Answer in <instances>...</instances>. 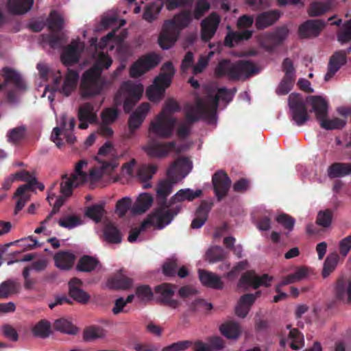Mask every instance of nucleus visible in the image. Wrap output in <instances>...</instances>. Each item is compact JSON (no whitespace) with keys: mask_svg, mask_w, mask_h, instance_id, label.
Segmentation results:
<instances>
[{"mask_svg":"<svg viewBox=\"0 0 351 351\" xmlns=\"http://www.w3.org/2000/svg\"><path fill=\"white\" fill-rule=\"evenodd\" d=\"M3 77H4V83H0V91L8 84L12 83L18 90H25L26 88L25 84L19 73L10 67H3L2 69Z\"/></svg>","mask_w":351,"mask_h":351,"instance_id":"nucleus-20","label":"nucleus"},{"mask_svg":"<svg viewBox=\"0 0 351 351\" xmlns=\"http://www.w3.org/2000/svg\"><path fill=\"white\" fill-rule=\"evenodd\" d=\"M62 181L60 184V193L65 197H68L73 193V189L77 187L80 184H84L78 179H75L71 175L69 177L67 174H64L62 177Z\"/></svg>","mask_w":351,"mask_h":351,"instance_id":"nucleus-38","label":"nucleus"},{"mask_svg":"<svg viewBox=\"0 0 351 351\" xmlns=\"http://www.w3.org/2000/svg\"><path fill=\"white\" fill-rule=\"evenodd\" d=\"M272 280L273 277L267 274L258 276L255 275L254 271H248L242 274L238 285L239 287L245 289H247L249 287L256 289L261 286L269 287Z\"/></svg>","mask_w":351,"mask_h":351,"instance_id":"nucleus-11","label":"nucleus"},{"mask_svg":"<svg viewBox=\"0 0 351 351\" xmlns=\"http://www.w3.org/2000/svg\"><path fill=\"white\" fill-rule=\"evenodd\" d=\"M112 63L111 57L104 52L99 53L93 66L82 76L80 90L82 97L88 98L101 93L106 80L102 77L104 70L108 69Z\"/></svg>","mask_w":351,"mask_h":351,"instance_id":"nucleus-3","label":"nucleus"},{"mask_svg":"<svg viewBox=\"0 0 351 351\" xmlns=\"http://www.w3.org/2000/svg\"><path fill=\"white\" fill-rule=\"evenodd\" d=\"M25 128L19 126L14 128L8 133V141L12 143L20 142L25 137Z\"/></svg>","mask_w":351,"mask_h":351,"instance_id":"nucleus-60","label":"nucleus"},{"mask_svg":"<svg viewBox=\"0 0 351 351\" xmlns=\"http://www.w3.org/2000/svg\"><path fill=\"white\" fill-rule=\"evenodd\" d=\"M167 176V179L160 181L156 188L158 206L147 215V220L144 222L143 226L155 221L157 222L159 228H164L171 222L180 210V206L171 208L169 201L167 202V197L172 192L173 185L179 181V179L178 176Z\"/></svg>","mask_w":351,"mask_h":351,"instance_id":"nucleus-1","label":"nucleus"},{"mask_svg":"<svg viewBox=\"0 0 351 351\" xmlns=\"http://www.w3.org/2000/svg\"><path fill=\"white\" fill-rule=\"evenodd\" d=\"M214 112H210L204 101L200 98L197 99L195 106H190L185 112L184 121L181 123L177 130V136L182 139L188 137L191 134V130L193 124L199 121L201 119H208L214 117Z\"/></svg>","mask_w":351,"mask_h":351,"instance_id":"nucleus-6","label":"nucleus"},{"mask_svg":"<svg viewBox=\"0 0 351 351\" xmlns=\"http://www.w3.org/2000/svg\"><path fill=\"white\" fill-rule=\"evenodd\" d=\"M337 40L341 44L351 41V19L346 21L337 32Z\"/></svg>","mask_w":351,"mask_h":351,"instance_id":"nucleus-51","label":"nucleus"},{"mask_svg":"<svg viewBox=\"0 0 351 351\" xmlns=\"http://www.w3.org/2000/svg\"><path fill=\"white\" fill-rule=\"evenodd\" d=\"M174 22L176 28L178 29L179 32L184 28L186 27L192 21V14L190 10H183L176 14L172 19Z\"/></svg>","mask_w":351,"mask_h":351,"instance_id":"nucleus-46","label":"nucleus"},{"mask_svg":"<svg viewBox=\"0 0 351 351\" xmlns=\"http://www.w3.org/2000/svg\"><path fill=\"white\" fill-rule=\"evenodd\" d=\"M50 324L46 320H40L32 329L33 334L39 337L46 338L50 333Z\"/></svg>","mask_w":351,"mask_h":351,"instance_id":"nucleus-58","label":"nucleus"},{"mask_svg":"<svg viewBox=\"0 0 351 351\" xmlns=\"http://www.w3.org/2000/svg\"><path fill=\"white\" fill-rule=\"evenodd\" d=\"M53 327L56 330L69 335H76L78 332V328L64 318L57 319Z\"/></svg>","mask_w":351,"mask_h":351,"instance_id":"nucleus-48","label":"nucleus"},{"mask_svg":"<svg viewBox=\"0 0 351 351\" xmlns=\"http://www.w3.org/2000/svg\"><path fill=\"white\" fill-rule=\"evenodd\" d=\"M135 293L138 299L144 303L152 300L154 296L151 287L147 285H143L137 287Z\"/></svg>","mask_w":351,"mask_h":351,"instance_id":"nucleus-53","label":"nucleus"},{"mask_svg":"<svg viewBox=\"0 0 351 351\" xmlns=\"http://www.w3.org/2000/svg\"><path fill=\"white\" fill-rule=\"evenodd\" d=\"M132 201L129 197H123L116 204V213L119 217H123L130 208Z\"/></svg>","mask_w":351,"mask_h":351,"instance_id":"nucleus-63","label":"nucleus"},{"mask_svg":"<svg viewBox=\"0 0 351 351\" xmlns=\"http://www.w3.org/2000/svg\"><path fill=\"white\" fill-rule=\"evenodd\" d=\"M105 239L112 243H119L121 235L119 229L112 223H107L104 228Z\"/></svg>","mask_w":351,"mask_h":351,"instance_id":"nucleus-47","label":"nucleus"},{"mask_svg":"<svg viewBox=\"0 0 351 351\" xmlns=\"http://www.w3.org/2000/svg\"><path fill=\"white\" fill-rule=\"evenodd\" d=\"M160 60V56L154 52L141 56L131 66L130 69V76L134 78L141 76L147 71L156 67Z\"/></svg>","mask_w":351,"mask_h":351,"instance_id":"nucleus-8","label":"nucleus"},{"mask_svg":"<svg viewBox=\"0 0 351 351\" xmlns=\"http://www.w3.org/2000/svg\"><path fill=\"white\" fill-rule=\"evenodd\" d=\"M320 125L326 130H339L343 128L346 125V121L340 118H335L333 119H327L323 118L320 121Z\"/></svg>","mask_w":351,"mask_h":351,"instance_id":"nucleus-56","label":"nucleus"},{"mask_svg":"<svg viewBox=\"0 0 351 351\" xmlns=\"http://www.w3.org/2000/svg\"><path fill=\"white\" fill-rule=\"evenodd\" d=\"M46 41L52 49L61 47L62 45L66 42L64 33L52 32L51 34L46 36Z\"/></svg>","mask_w":351,"mask_h":351,"instance_id":"nucleus-54","label":"nucleus"},{"mask_svg":"<svg viewBox=\"0 0 351 351\" xmlns=\"http://www.w3.org/2000/svg\"><path fill=\"white\" fill-rule=\"evenodd\" d=\"M280 14L276 10L263 12L257 15L255 27L257 29H264L274 24L279 19Z\"/></svg>","mask_w":351,"mask_h":351,"instance_id":"nucleus-26","label":"nucleus"},{"mask_svg":"<svg viewBox=\"0 0 351 351\" xmlns=\"http://www.w3.org/2000/svg\"><path fill=\"white\" fill-rule=\"evenodd\" d=\"M176 145L175 141L153 143L143 147V149L149 157L162 158L167 156L173 150H176L178 154L180 153V150L176 149Z\"/></svg>","mask_w":351,"mask_h":351,"instance_id":"nucleus-16","label":"nucleus"},{"mask_svg":"<svg viewBox=\"0 0 351 351\" xmlns=\"http://www.w3.org/2000/svg\"><path fill=\"white\" fill-rule=\"evenodd\" d=\"M295 81V77L284 76L276 90V94L278 95H285L288 94L292 89Z\"/></svg>","mask_w":351,"mask_h":351,"instance_id":"nucleus-55","label":"nucleus"},{"mask_svg":"<svg viewBox=\"0 0 351 351\" xmlns=\"http://www.w3.org/2000/svg\"><path fill=\"white\" fill-rule=\"evenodd\" d=\"M104 335V330L101 327L95 326H89L84 331V339L86 341H91L98 338H101Z\"/></svg>","mask_w":351,"mask_h":351,"instance_id":"nucleus-59","label":"nucleus"},{"mask_svg":"<svg viewBox=\"0 0 351 351\" xmlns=\"http://www.w3.org/2000/svg\"><path fill=\"white\" fill-rule=\"evenodd\" d=\"M306 102L311 104L316 119L319 121L327 117L328 104L322 96H308L304 100L301 94L292 93L289 96L288 104L292 119L297 125H303L309 119Z\"/></svg>","mask_w":351,"mask_h":351,"instance_id":"nucleus-2","label":"nucleus"},{"mask_svg":"<svg viewBox=\"0 0 351 351\" xmlns=\"http://www.w3.org/2000/svg\"><path fill=\"white\" fill-rule=\"evenodd\" d=\"M16 179L25 182L26 184L21 185L16 191L15 195H21L27 191H34L36 189L43 191L45 186L43 183L39 182L36 178L29 171L21 170L14 174Z\"/></svg>","mask_w":351,"mask_h":351,"instance_id":"nucleus-13","label":"nucleus"},{"mask_svg":"<svg viewBox=\"0 0 351 351\" xmlns=\"http://www.w3.org/2000/svg\"><path fill=\"white\" fill-rule=\"evenodd\" d=\"M213 206V203L203 200L196 211V217L191 222V227L193 229L201 228L206 221L208 215Z\"/></svg>","mask_w":351,"mask_h":351,"instance_id":"nucleus-27","label":"nucleus"},{"mask_svg":"<svg viewBox=\"0 0 351 351\" xmlns=\"http://www.w3.org/2000/svg\"><path fill=\"white\" fill-rule=\"evenodd\" d=\"M351 173V164L335 162L329 166L328 176L330 178H341Z\"/></svg>","mask_w":351,"mask_h":351,"instance_id":"nucleus-37","label":"nucleus"},{"mask_svg":"<svg viewBox=\"0 0 351 351\" xmlns=\"http://www.w3.org/2000/svg\"><path fill=\"white\" fill-rule=\"evenodd\" d=\"M175 72L176 70L171 61H167L162 64L160 73L154 79V84L146 91V95L151 101H157L163 97L166 88L171 84Z\"/></svg>","mask_w":351,"mask_h":351,"instance_id":"nucleus-7","label":"nucleus"},{"mask_svg":"<svg viewBox=\"0 0 351 351\" xmlns=\"http://www.w3.org/2000/svg\"><path fill=\"white\" fill-rule=\"evenodd\" d=\"M198 274L199 280L204 286L215 289H221L223 288V282L215 274L204 269H199Z\"/></svg>","mask_w":351,"mask_h":351,"instance_id":"nucleus-28","label":"nucleus"},{"mask_svg":"<svg viewBox=\"0 0 351 351\" xmlns=\"http://www.w3.org/2000/svg\"><path fill=\"white\" fill-rule=\"evenodd\" d=\"M258 73V70L253 62L244 60L232 62L229 59H223L215 69L216 77H226L232 81L244 80Z\"/></svg>","mask_w":351,"mask_h":351,"instance_id":"nucleus-4","label":"nucleus"},{"mask_svg":"<svg viewBox=\"0 0 351 351\" xmlns=\"http://www.w3.org/2000/svg\"><path fill=\"white\" fill-rule=\"evenodd\" d=\"M176 285H172L169 283H162L155 287V292L156 294L160 295V302L171 308H177L180 303L178 300L173 299L175 293L174 288Z\"/></svg>","mask_w":351,"mask_h":351,"instance_id":"nucleus-17","label":"nucleus"},{"mask_svg":"<svg viewBox=\"0 0 351 351\" xmlns=\"http://www.w3.org/2000/svg\"><path fill=\"white\" fill-rule=\"evenodd\" d=\"M289 339L291 340L289 346L291 349L298 350L304 346V337L298 329H291L289 333Z\"/></svg>","mask_w":351,"mask_h":351,"instance_id":"nucleus-50","label":"nucleus"},{"mask_svg":"<svg viewBox=\"0 0 351 351\" xmlns=\"http://www.w3.org/2000/svg\"><path fill=\"white\" fill-rule=\"evenodd\" d=\"M328 9L326 3L323 2H313L308 10V13L311 16H317L323 14Z\"/></svg>","mask_w":351,"mask_h":351,"instance_id":"nucleus-62","label":"nucleus"},{"mask_svg":"<svg viewBox=\"0 0 351 351\" xmlns=\"http://www.w3.org/2000/svg\"><path fill=\"white\" fill-rule=\"evenodd\" d=\"M324 25L325 23L320 19L307 20L299 27V36L302 38L317 37Z\"/></svg>","mask_w":351,"mask_h":351,"instance_id":"nucleus-18","label":"nucleus"},{"mask_svg":"<svg viewBox=\"0 0 351 351\" xmlns=\"http://www.w3.org/2000/svg\"><path fill=\"white\" fill-rule=\"evenodd\" d=\"M80 56L79 42L73 40L64 49L61 54V60L64 65L70 66L79 62Z\"/></svg>","mask_w":351,"mask_h":351,"instance_id":"nucleus-21","label":"nucleus"},{"mask_svg":"<svg viewBox=\"0 0 351 351\" xmlns=\"http://www.w3.org/2000/svg\"><path fill=\"white\" fill-rule=\"evenodd\" d=\"M80 121H87L89 123H94L97 121V116L95 112L93 105L89 102L80 106L77 114Z\"/></svg>","mask_w":351,"mask_h":351,"instance_id":"nucleus-39","label":"nucleus"},{"mask_svg":"<svg viewBox=\"0 0 351 351\" xmlns=\"http://www.w3.org/2000/svg\"><path fill=\"white\" fill-rule=\"evenodd\" d=\"M202 191L197 189L193 191L190 189H184L179 190L173 196L169 199V204L171 208L176 202H182L185 200L193 201L194 199L199 197L202 195Z\"/></svg>","mask_w":351,"mask_h":351,"instance_id":"nucleus-31","label":"nucleus"},{"mask_svg":"<svg viewBox=\"0 0 351 351\" xmlns=\"http://www.w3.org/2000/svg\"><path fill=\"white\" fill-rule=\"evenodd\" d=\"M335 293L337 300L344 301L347 296V302L351 303V279L347 282L343 277L339 278L337 280Z\"/></svg>","mask_w":351,"mask_h":351,"instance_id":"nucleus-29","label":"nucleus"},{"mask_svg":"<svg viewBox=\"0 0 351 351\" xmlns=\"http://www.w3.org/2000/svg\"><path fill=\"white\" fill-rule=\"evenodd\" d=\"M219 23V18L214 15L211 16L202 21L201 23V38L202 40L208 42L215 35Z\"/></svg>","mask_w":351,"mask_h":351,"instance_id":"nucleus-23","label":"nucleus"},{"mask_svg":"<svg viewBox=\"0 0 351 351\" xmlns=\"http://www.w3.org/2000/svg\"><path fill=\"white\" fill-rule=\"evenodd\" d=\"M34 0H8V8L14 14H23L31 10Z\"/></svg>","mask_w":351,"mask_h":351,"instance_id":"nucleus-32","label":"nucleus"},{"mask_svg":"<svg viewBox=\"0 0 351 351\" xmlns=\"http://www.w3.org/2000/svg\"><path fill=\"white\" fill-rule=\"evenodd\" d=\"M339 256L337 254H332L327 256L324 263L322 276L324 278L328 277L335 269Z\"/></svg>","mask_w":351,"mask_h":351,"instance_id":"nucleus-57","label":"nucleus"},{"mask_svg":"<svg viewBox=\"0 0 351 351\" xmlns=\"http://www.w3.org/2000/svg\"><path fill=\"white\" fill-rule=\"evenodd\" d=\"M228 255V252H226L221 246L215 245L210 247L206 252V260L210 263H216L222 261Z\"/></svg>","mask_w":351,"mask_h":351,"instance_id":"nucleus-43","label":"nucleus"},{"mask_svg":"<svg viewBox=\"0 0 351 351\" xmlns=\"http://www.w3.org/2000/svg\"><path fill=\"white\" fill-rule=\"evenodd\" d=\"M178 267V261L174 258L167 259L162 265V273L165 276L173 277L176 274Z\"/></svg>","mask_w":351,"mask_h":351,"instance_id":"nucleus-61","label":"nucleus"},{"mask_svg":"<svg viewBox=\"0 0 351 351\" xmlns=\"http://www.w3.org/2000/svg\"><path fill=\"white\" fill-rule=\"evenodd\" d=\"M191 169V162L188 158L181 157L172 162L167 171V175L178 176L180 180L186 177Z\"/></svg>","mask_w":351,"mask_h":351,"instance_id":"nucleus-19","label":"nucleus"},{"mask_svg":"<svg viewBox=\"0 0 351 351\" xmlns=\"http://www.w3.org/2000/svg\"><path fill=\"white\" fill-rule=\"evenodd\" d=\"M288 34L289 29L287 27H280L272 32H265L260 35L259 42L262 47L268 51H271L283 43Z\"/></svg>","mask_w":351,"mask_h":351,"instance_id":"nucleus-9","label":"nucleus"},{"mask_svg":"<svg viewBox=\"0 0 351 351\" xmlns=\"http://www.w3.org/2000/svg\"><path fill=\"white\" fill-rule=\"evenodd\" d=\"M46 23L51 32H60L64 28V21L56 10H51L47 19Z\"/></svg>","mask_w":351,"mask_h":351,"instance_id":"nucleus-40","label":"nucleus"},{"mask_svg":"<svg viewBox=\"0 0 351 351\" xmlns=\"http://www.w3.org/2000/svg\"><path fill=\"white\" fill-rule=\"evenodd\" d=\"M351 52V46L346 50H339L330 56L328 64V71L324 76L325 81L330 80L335 74L347 62V56Z\"/></svg>","mask_w":351,"mask_h":351,"instance_id":"nucleus-15","label":"nucleus"},{"mask_svg":"<svg viewBox=\"0 0 351 351\" xmlns=\"http://www.w3.org/2000/svg\"><path fill=\"white\" fill-rule=\"evenodd\" d=\"M105 213L104 204H94L87 208L85 215L96 223L99 222Z\"/></svg>","mask_w":351,"mask_h":351,"instance_id":"nucleus-49","label":"nucleus"},{"mask_svg":"<svg viewBox=\"0 0 351 351\" xmlns=\"http://www.w3.org/2000/svg\"><path fill=\"white\" fill-rule=\"evenodd\" d=\"M180 32L176 28L173 21H165L163 23L162 31L158 36V45L162 49H169L172 47L177 39Z\"/></svg>","mask_w":351,"mask_h":351,"instance_id":"nucleus-10","label":"nucleus"},{"mask_svg":"<svg viewBox=\"0 0 351 351\" xmlns=\"http://www.w3.org/2000/svg\"><path fill=\"white\" fill-rule=\"evenodd\" d=\"M222 335L229 339H237L241 334L240 325L233 321L226 322L219 327Z\"/></svg>","mask_w":351,"mask_h":351,"instance_id":"nucleus-33","label":"nucleus"},{"mask_svg":"<svg viewBox=\"0 0 351 351\" xmlns=\"http://www.w3.org/2000/svg\"><path fill=\"white\" fill-rule=\"evenodd\" d=\"M119 115V111L117 108H106L101 112V117L102 122L106 124H111L115 121Z\"/></svg>","mask_w":351,"mask_h":351,"instance_id":"nucleus-64","label":"nucleus"},{"mask_svg":"<svg viewBox=\"0 0 351 351\" xmlns=\"http://www.w3.org/2000/svg\"><path fill=\"white\" fill-rule=\"evenodd\" d=\"M158 167L155 165H142L137 170V177L143 184L144 189H149L152 184L149 181L152 178L153 176L156 173Z\"/></svg>","mask_w":351,"mask_h":351,"instance_id":"nucleus-30","label":"nucleus"},{"mask_svg":"<svg viewBox=\"0 0 351 351\" xmlns=\"http://www.w3.org/2000/svg\"><path fill=\"white\" fill-rule=\"evenodd\" d=\"M114 169V165L108 161L101 162L100 167H94L90 170V180L91 181H98L104 176V173L112 171Z\"/></svg>","mask_w":351,"mask_h":351,"instance_id":"nucleus-45","label":"nucleus"},{"mask_svg":"<svg viewBox=\"0 0 351 351\" xmlns=\"http://www.w3.org/2000/svg\"><path fill=\"white\" fill-rule=\"evenodd\" d=\"M153 203V197L147 193H141L132 206V211L134 214H141L146 212Z\"/></svg>","mask_w":351,"mask_h":351,"instance_id":"nucleus-36","label":"nucleus"},{"mask_svg":"<svg viewBox=\"0 0 351 351\" xmlns=\"http://www.w3.org/2000/svg\"><path fill=\"white\" fill-rule=\"evenodd\" d=\"M21 285L17 280L8 279L0 284V299H7L19 292Z\"/></svg>","mask_w":351,"mask_h":351,"instance_id":"nucleus-35","label":"nucleus"},{"mask_svg":"<svg viewBox=\"0 0 351 351\" xmlns=\"http://www.w3.org/2000/svg\"><path fill=\"white\" fill-rule=\"evenodd\" d=\"M212 183L217 200L221 201L227 195L230 187L231 180L225 171L219 170L213 174Z\"/></svg>","mask_w":351,"mask_h":351,"instance_id":"nucleus-14","label":"nucleus"},{"mask_svg":"<svg viewBox=\"0 0 351 351\" xmlns=\"http://www.w3.org/2000/svg\"><path fill=\"white\" fill-rule=\"evenodd\" d=\"M333 212L330 209L320 210L317 216L316 223L322 228H328L332 223Z\"/></svg>","mask_w":351,"mask_h":351,"instance_id":"nucleus-52","label":"nucleus"},{"mask_svg":"<svg viewBox=\"0 0 351 351\" xmlns=\"http://www.w3.org/2000/svg\"><path fill=\"white\" fill-rule=\"evenodd\" d=\"M82 284V281L78 278H74L71 279L69 282V293L70 297L76 302L80 304H86L89 301L90 296L88 293L79 287Z\"/></svg>","mask_w":351,"mask_h":351,"instance_id":"nucleus-24","label":"nucleus"},{"mask_svg":"<svg viewBox=\"0 0 351 351\" xmlns=\"http://www.w3.org/2000/svg\"><path fill=\"white\" fill-rule=\"evenodd\" d=\"M78 79L79 74L76 71L68 69L63 84L62 86H60L62 82V75L60 73L58 72V75L56 76L53 80V88L55 90H58L60 93L68 97L75 88Z\"/></svg>","mask_w":351,"mask_h":351,"instance_id":"nucleus-12","label":"nucleus"},{"mask_svg":"<svg viewBox=\"0 0 351 351\" xmlns=\"http://www.w3.org/2000/svg\"><path fill=\"white\" fill-rule=\"evenodd\" d=\"M133 279L123 274L121 271L110 277L107 285L110 289L128 290L133 285Z\"/></svg>","mask_w":351,"mask_h":351,"instance_id":"nucleus-25","label":"nucleus"},{"mask_svg":"<svg viewBox=\"0 0 351 351\" xmlns=\"http://www.w3.org/2000/svg\"><path fill=\"white\" fill-rule=\"evenodd\" d=\"M75 255L69 252H59L54 256L56 266L61 269H70L75 261Z\"/></svg>","mask_w":351,"mask_h":351,"instance_id":"nucleus-34","label":"nucleus"},{"mask_svg":"<svg viewBox=\"0 0 351 351\" xmlns=\"http://www.w3.org/2000/svg\"><path fill=\"white\" fill-rule=\"evenodd\" d=\"M98 264L99 261L97 258L88 255H84L79 259L76 269L79 271L91 272L95 269Z\"/></svg>","mask_w":351,"mask_h":351,"instance_id":"nucleus-42","label":"nucleus"},{"mask_svg":"<svg viewBox=\"0 0 351 351\" xmlns=\"http://www.w3.org/2000/svg\"><path fill=\"white\" fill-rule=\"evenodd\" d=\"M149 109L150 105L149 103H143L130 115L128 120V126L131 132H134L141 125Z\"/></svg>","mask_w":351,"mask_h":351,"instance_id":"nucleus-22","label":"nucleus"},{"mask_svg":"<svg viewBox=\"0 0 351 351\" xmlns=\"http://www.w3.org/2000/svg\"><path fill=\"white\" fill-rule=\"evenodd\" d=\"M121 89L126 94V97L134 99V101H138L143 91L142 85L134 84L130 82H124Z\"/></svg>","mask_w":351,"mask_h":351,"instance_id":"nucleus-44","label":"nucleus"},{"mask_svg":"<svg viewBox=\"0 0 351 351\" xmlns=\"http://www.w3.org/2000/svg\"><path fill=\"white\" fill-rule=\"evenodd\" d=\"M180 110V107L177 101L173 99L167 100L160 113L151 123L150 132L162 138L171 137L176 124V119L171 114Z\"/></svg>","mask_w":351,"mask_h":351,"instance_id":"nucleus-5","label":"nucleus"},{"mask_svg":"<svg viewBox=\"0 0 351 351\" xmlns=\"http://www.w3.org/2000/svg\"><path fill=\"white\" fill-rule=\"evenodd\" d=\"M162 7V3L153 2L148 3L145 7L143 19L148 23H152L158 19Z\"/></svg>","mask_w":351,"mask_h":351,"instance_id":"nucleus-41","label":"nucleus"}]
</instances>
